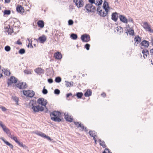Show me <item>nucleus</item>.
Here are the masks:
<instances>
[{
    "label": "nucleus",
    "mask_w": 153,
    "mask_h": 153,
    "mask_svg": "<svg viewBox=\"0 0 153 153\" xmlns=\"http://www.w3.org/2000/svg\"><path fill=\"white\" fill-rule=\"evenodd\" d=\"M105 151H107L108 153H111V152H110L109 150L108 149H105Z\"/></svg>",
    "instance_id": "obj_57"
},
{
    "label": "nucleus",
    "mask_w": 153,
    "mask_h": 153,
    "mask_svg": "<svg viewBox=\"0 0 153 153\" xmlns=\"http://www.w3.org/2000/svg\"><path fill=\"white\" fill-rule=\"evenodd\" d=\"M16 9L18 13L22 14H23L25 12L24 8L21 5L17 7Z\"/></svg>",
    "instance_id": "obj_15"
},
{
    "label": "nucleus",
    "mask_w": 153,
    "mask_h": 153,
    "mask_svg": "<svg viewBox=\"0 0 153 153\" xmlns=\"http://www.w3.org/2000/svg\"><path fill=\"white\" fill-rule=\"evenodd\" d=\"M23 94L27 97L32 98L35 94L34 92L31 90H24L23 91Z\"/></svg>",
    "instance_id": "obj_5"
},
{
    "label": "nucleus",
    "mask_w": 153,
    "mask_h": 153,
    "mask_svg": "<svg viewBox=\"0 0 153 153\" xmlns=\"http://www.w3.org/2000/svg\"><path fill=\"white\" fill-rule=\"evenodd\" d=\"M12 99L14 101L16 102L17 105H18V102L19 101V99L18 97L16 96H13L12 97Z\"/></svg>",
    "instance_id": "obj_34"
},
{
    "label": "nucleus",
    "mask_w": 153,
    "mask_h": 153,
    "mask_svg": "<svg viewBox=\"0 0 153 153\" xmlns=\"http://www.w3.org/2000/svg\"><path fill=\"white\" fill-rule=\"evenodd\" d=\"M129 21L131 22H133V20H132V19H129Z\"/></svg>",
    "instance_id": "obj_63"
},
{
    "label": "nucleus",
    "mask_w": 153,
    "mask_h": 153,
    "mask_svg": "<svg viewBox=\"0 0 153 153\" xmlns=\"http://www.w3.org/2000/svg\"><path fill=\"white\" fill-rule=\"evenodd\" d=\"M54 56L56 59H61L62 57V54L59 52H57L55 53L54 55Z\"/></svg>",
    "instance_id": "obj_21"
},
{
    "label": "nucleus",
    "mask_w": 153,
    "mask_h": 153,
    "mask_svg": "<svg viewBox=\"0 0 153 153\" xmlns=\"http://www.w3.org/2000/svg\"><path fill=\"white\" fill-rule=\"evenodd\" d=\"M143 27L146 30H148L150 33H153V30L151 28L147 22H144L143 23Z\"/></svg>",
    "instance_id": "obj_12"
},
{
    "label": "nucleus",
    "mask_w": 153,
    "mask_h": 153,
    "mask_svg": "<svg viewBox=\"0 0 153 153\" xmlns=\"http://www.w3.org/2000/svg\"><path fill=\"white\" fill-rule=\"evenodd\" d=\"M92 92L91 90L88 89L85 93L84 95L86 97H88L91 95Z\"/></svg>",
    "instance_id": "obj_28"
},
{
    "label": "nucleus",
    "mask_w": 153,
    "mask_h": 153,
    "mask_svg": "<svg viewBox=\"0 0 153 153\" xmlns=\"http://www.w3.org/2000/svg\"><path fill=\"white\" fill-rule=\"evenodd\" d=\"M4 15H9L10 14V10H4Z\"/></svg>",
    "instance_id": "obj_42"
},
{
    "label": "nucleus",
    "mask_w": 153,
    "mask_h": 153,
    "mask_svg": "<svg viewBox=\"0 0 153 153\" xmlns=\"http://www.w3.org/2000/svg\"><path fill=\"white\" fill-rule=\"evenodd\" d=\"M44 88H45V87ZM42 93L44 94H46L48 93V91L47 89L44 88L42 90Z\"/></svg>",
    "instance_id": "obj_45"
},
{
    "label": "nucleus",
    "mask_w": 153,
    "mask_h": 153,
    "mask_svg": "<svg viewBox=\"0 0 153 153\" xmlns=\"http://www.w3.org/2000/svg\"><path fill=\"white\" fill-rule=\"evenodd\" d=\"M93 139L95 141V144H97V140H96L95 137H94V138H93Z\"/></svg>",
    "instance_id": "obj_61"
},
{
    "label": "nucleus",
    "mask_w": 153,
    "mask_h": 153,
    "mask_svg": "<svg viewBox=\"0 0 153 153\" xmlns=\"http://www.w3.org/2000/svg\"><path fill=\"white\" fill-rule=\"evenodd\" d=\"M87 10L89 12H94L95 10L94 6L92 5V4H86L85 6Z\"/></svg>",
    "instance_id": "obj_9"
},
{
    "label": "nucleus",
    "mask_w": 153,
    "mask_h": 153,
    "mask_svg": "<svg viewBox=\"0 0 153 153\" xmlns=\"http://www.w3.org/2000/svg\"><path fill=\"white\" fill-rule=\"evenodd\" d=\"M16 87L19 89H25L27 87V85L25 82H19L16 85Z\"/></svg>",
    "instance_id": "obj_7"
},
{
    "label": "nucleus",
    "mask_w": 153,
    "mask_h": 153,
    "mask_svg": "<svg viewBox=\"0 0 153 153\" xmlns=\"http://www.w3.org/2000/svg\"><path fill=\"white\" fill-rule=\"evenodd\" d=\"M150 52L153 55V48L150 50Z\"/></svg>",
    "instance_id": "obj_59"
},
{
    "label": "nucleus",
    "mask_w": 153,
    "mask_h": 153,
    "mask_svg": "<svg viewBox=\"0 0 153 153\" xmlns=\"http://www.w3.org/2000/svg\"><path fill=\"white\" fill-rule=\"evenodd\" d=\"M51 120L57 122H60L61 121V117L62 116L60 112L57 111H54L50 114Z\"/></svg>",
    "instance_id": "obj_3"
},
{
    "label": "nucleus",
    "mask_w": 153,
    "mask_h": 153,
    "mask_svg": "<svg viewBox=\"0 0 153 153\" xmlns=\"http://www.w3.org/2000/svg\"><path fill=\"white\" fill-rule=\"evenodd\" d=\"M1 109L2 111H4L6 110V109L4 107H1Z\"/></svg>",
    "instance_id": "obj_52"
},
{
    "label": "nucleus",
    "mask_w": 153,
    "mask_h": 153,
    "mask_svg": "<svg viewBox=\"0 0 153 153\" xmlns=\"http://www.w3.org/2000/svg\"><path fill=\"white\" fill-rule=\"evenodd\" d=\"M37 103L39 105H41V106L43 107L44 106L46 108L47 111H48V109L46 107V105L48 103L47 100L44 99L43 98H39L37 100Z\"/></svg>",
    "instance_id": "obj_4"
},
{
    "label": "nucleus",
    "mask_w": 153,
    "mask_h": 153,
    "mask_svg": "<svg viewBox=\"0 0 153 153\" xmlns=\"http://www.w3.org/2000/svg\"><path fill=\"white\" fill-rule=\"evenodd\" d=\"M65 85L67 87H70L73 85V82H69L65 81Z\"/></svg>",
    "instance_id": "obj_30"
},
{
    "label": "nucleus",
    "mask_w": 153,
    "mask_h": 153,
    "mask_svg": "<svg viewBox=\"0 0 153 153\" xmlns=\"http://www.w3.org/2000/svg\"><path fill=\"white\" fill-rule=\"evenodd\" d=\"M29 106L31 108L34 112L36 113L40 111L42 112L44 110V108L40 105H37V103L36 101L31 100L30 101Z\"/></svg>",
    "instance_id": "obj_1"
},
{
    "label": "nucleus",
    "mask_w": 153,
    "mask_h": 153,
    "mask_svg": "<svg viewBox=\"0 0 153 153\" xmlns=\"http://www.w3.org/2000/svg\"><path fill=\"white\" fill-rule=\"evenodd\" d=\"M76 96L79 98H81L83 95V94L81 92H78L76 94Z\"/></svg>",
    "instance_id": "obj_37"
},
{
    "label": "nucleus",
    "mask_w": 153,
    "mask_h": 153,
    "mask_svg": "<svg viewBox=\"0 0 153 153\" xmlns=\"http://www.w3.org/2000/svg\"><path fill=\"white\" fill-rule=\"evenodd\" d=\"M0 126H1L2 128H3V127H4V126H5L4 125H3L1 121H0Z\"/></svg>",
    "instance_id": "obj_54"
},
{
    "label": "nucleus",
    "mask_w": 153,
    "mask_h": 153,
    "mask_svg": "<svg viewBox=\"0 0 153 153\" xmlns=\"http://www.w3.org/2000/svg\"><path fill=\"white\" fill-rule=\"evenodd\" d=\"M18 81L17 79L14 76L10 77V85L11 84L16 83Z\"/></svg>",
    "instance_id": "obj_20"
},
{
    "label": "nucleus",
    "mask_w": 153,
    "mask_h": 153,
    "mask_svg": "<svg viewBox=\"0 0 153 153\" xmlns=\"http://www.w3.org/2000/svg\"><path fill=\"white\" fill-rule=\"evenodd\" d=\"M118 16L117 13V12H115L112 13L111 15V19L114 22H116L118 19Z\"/></svg>",
    "instance_id": "obj_19"
},
{
    "label": "nucleus",
    "mask_w": 153,
    "mask_h": 153,
    "mask_svg": "<svg viewBox=\"0 0 153 153\" xmlns=\"http://www.w3.org/2000/svg\"><path fill=\"white\" fill-rule=\"evenodd\" d=\"M60 92V90L58 89H56L54 91V93L55 94H59Z\"/></svg>",
    "instance_id": "obj_43"
},
{
    "label": "nucleus",
    "mask_w": 153,
    "mask_h": 153,
    "mask_svg": "<svg viewBox=\"0 0 153 153\" xmlns=\"http://www.w3.org/2000/svg\"><path fill=\"white\" fill-rule=\"evenodd\" d=\"M46 36L44 35L39 37L38 39L39 42L41 43H43L46 41Z\"/></svg>",
    "instance_id": "obj_17"
},
{
    "label": "nucleus",
    "mask_w": 153,
    "mask_h": 153,
    "mask_svg": "<svg viewBox=\"0 0 153 153\" xmlns=\"http://www.w3.org/2000/svg\"><path fill=\"white\" fill-rule=\"evenodd\" d=\"M10 34H11V33H12L13 32V29L11 30L10 29Z\"/></svg>",
    "instance_id": "obj_62"
},
{
    "label": "nucleus",
    "mask_w": 153,
    "mask_h": 153,
    "mask_svg": "<svg viewBox=\"0 0 153 153\" xmlns=\"http://www.w3.org/2000/svg\"><path fill=\"white\" fill-rule=\"evenodd\" d=\"M71 37L73 39H76L77 38V36L76 34L72 33L71 36Z\"/></svg>",
    "instance_id": "obj_35"
},
{
    "label": "nucleus",
    "mask_w": 153,
    "mask_h": 153,
    "mask_svg": "<svg viewBox=\"0 0 153 153\" xmlns=\"http://www.w3.org/2000/svg\"><path fill=\"white\" fill-rule=\"evenodd\" d=\"M10 2V0H5V3H8Z\"/></svg>",
    "instance_id": "obj_58"
},
{
    "label": "nucleus",
    "mask_w": 153,
    "mask_h": 153,
    "mask_svg": "<svg viewBox=\"0 0 153 153\" xmlns=\"http://www.w3.org/2000/svg\"><path fill=\"white\" fill-rule=\"evenodd\" d=\"M55 81L56 82L59 83L61 81V79L59 77H56L55 79Z\"/></svg>",
    "instance_id": "obj_36"
},
{
    "label": "nucleus",
    "mask_w": 153,
    "mask_h": 153,
    "mask_svg": "<svg viewBox=\"0 0 153 153\" xmlns=\"http://www.w3.org/2000/svg\"><path fill=\"white\" fill-rule=\"evenodd\" d=\"M2 71L4 72V74L6 76H8L10 75V71L7 69H3Z\"/></svg>",
    "instance_id": "obj_31"
},
{
    "label": "nucleus",
    "mask_w": 153,
    "mask_h": 153,
    "mask_svg": "<svg viewBox=\"0 0 153 153\" xmlns=\"http://www.w3.org/2000/svg\"><path fill=\"white\" fill-rule=\"evenodd\" d=\"M13 147V146L10 144V148H12Z\"/></svg>",
    "instance_id": "obj_64"
},
{
    "label": "nucleus",
    "mask_w": 153,
    "mask_h": 153,
    "mask_svg": "<svg viewBox=\"0 0 153 153\" xmlns=\"http://www.w3.org/2000/svg\"><path fill=\"white\" fill-rule=\"evenodd\" d=\"M141 46H144L145 47H147L149 46V42L146 40L143 41L140 44Z\"/></svg>",
    "instance_id": "obj_24"
},
{
    "label": "nucleus",
    "mask_w": 153,
    "mask_h": 153,
    "mask_svg": "<svg viewBox=\"0 0 153 153\" xmlns=\"http://www.w3.org/2000/svg\"><path fill=\"white\" fill-rule=\"evenodd\" d=\"M10 137L15 141L21 147L25 149H27L28 147L25 144H23L22 142H20L17 140V137L14 136H11Z\"/></svg>",
    "instance_id": "obj_6"
},
{
    "label": "nucleus",
    "mask_w": 153,
    "mask_h": 153,
    "mask_svg": "<svg viewBox=\"0 0 153 153\" xmlns=\"http://www.w3.org/2000/svg\"><path fill=\"white\" fill-rule=\"evenodd\" d=\"M1 140L7 145L10 146V143L6 141L3 138H1Z\"/></svg>",
    "instance_id": "obj_40"
},
{
    "label": "nucleus",
    "mask_w": 153,
    "mask_h": 153,
    "mask_svg": "<svg viewBox=\"0 0 153 153\" xmlns=\"http://www.w3.org/2000/svg\"><path fill=\"white\" fill-rule=\"evenodd\" d=\"M5 50L6 51H10V46H7L5 47Z\"/></svg>",
    "instance_id": "obj_47"
},
{
    "label": "nucleus",
    "mask_w": 153,
    "mask_h": 153,
    "mask_svg": "<svg viewBox=\"0 0 153 153\" xmlns=\"http://www.w3.org/2000/svg\"><path fill=\"white\" fill-rule=\"evenodd\" d=\"M25 52V50L24 49H21L19 51V53L21 54H23Z\"/></svg>",
    "instance_id": "obj_41"
},
{
    "label": "nucleus",
    "mask_w": 153,
    "mask_h": 153,
    "mask_svg": "<svg viewBox=\"0 0 153 153\" xmlns=\"http://www.w3.org/2000/svg\"><path fill=\"white\" fill-rule=\"evenodd\" d=\"M37 24L41 28H43L44 27V23L42 21H39Z\"/></svg>",
    "instance_id": "obj_29"
},
{
    "label": "nucleus",
    "mask_w": 153,
    "mask_h": 153,
    "mask_svg": "<svg viewBox=\"0 0 153 153\" xmlns=\"http://www.w3.org/2000/svg\"><path fill=\"white\" fill-rule=\"evenodd\" d=\"M65 116V118L66 120L69 122H71L73 120V118L71 116L68 115V113H64Z\"/></svg>",
    "instance_id": "obj_18"
},
{
    "label": "nucleus",
    "mask_w": 153,
    "mask_h": 153,
    "mask_svg": "<svg viewBox=\"0 0 153 153\" xmlns=\"http://www.w3.org/2000/svg\"><path fill=\"white\" fill-rule=\"evenodd\" d=\"M81 40L83 42H87L90 41V37L89 35L86 34L82 36L81 37Z\"/></svg>",
    "instance_id": "obj_13"
},
{
    "label": "nucleus",
    "mask_w": 153,
    "mask_h": 153,
    "mask_svg": "<svg viewBox=\"0 0 153 153\" xmlns=\"http://www.w3.org/2000/svg\"><path fill=\"white\" fill-rule=\"evenodd\" d=\"M116 31L118 33L120 34L123 32V29L120 27H117L115 28V31Z\"/></svg>",
    "instance_id": "obj_25"
},
{
    "label": "nucleus",
    "mask_w": 153,
    "mask_h": 153,
    "mask_svg": "<svg viewBox=\"0 0 153 153\" xmlns=\"http://www.w3.org/2000/svg\"><path fill=\"white\" fill-rule=\"evenodd\" d=\"M119 19L120 21L122 22L126 23L128 22V20L123 15H120L119 16Z\"/></svg>",
    "instance_id": "obj_16"
},
{
    "label": "nucleus",
    "mask_w": 153,
    "mask_h": 153,
    "mask_svg": "<svg viewBox=\"0 0 153 153\" xmlns=\"http://www.w3.org/2000/svg\"><path fill=\"white\" fill-rule=\"evenodd\" d=\"M134 40L135 41L134 44V45L137 46V45L141 41V38L138 36H137L135 37L134 39Z\"/></svg>",
    "instance_id": "obj_23"
},
{
    "label": "nucleus",
    "mask_w": 153,
    "mask_h": 153,
    "mask_svg": "<svg viewBox=\"0 0 153 153\" xmlns=\"http://www.w3.org/2000/svg\"><path fill=\"white\" fill-rule=\"evenodd\" d=\"M4 127L2 128L3 130L5 131L6 133L7 134L9 131V129L7 128L5 126H4Z\"/></svg>",
    "instance_id": "obj_38"
},
{
    "label": "nucleus",
    "mask_w": 153,
    "mask_h": 153,
    "mask_svg": "<svg viewBox=\"0 0 153 153\" xmlns=\"http://www.w3.org/2000/svg\"><path fill=\"white\" fill-rule=\"evenodd\" d=\"M142 53L143 54L144 58L145 59L146 58L149 54L148 51L146 49L143 50L142 51Z\"/></svg>",
    "instance_id": "obj_27"
},
{
    "label": "nucleus",
    "mask_w": 153,
    "mask_h": 153,
    "mask_svg": "<svg viewBox=\"0 0 153 153\" xmlns=\"http://www.w3.org/2000/svg\"><path fill=\"white\" fill-rule=\"evenodd\" d=\"M72 95V94L71 93L68 94L66 95L67 97H69L71 95Z\"/></svg>",
    "instance_id": "obj_56"
},
{
    "label": "nucleus",
    "mask_w": 153,
    "mask_h": 153,
    "mask_svg": "<svg viewBox=\"0 0 153 153\" xmlns=\"http://www.w3.org/2000/svg\"><path fill=\"white\" fill-rule=\"evenodd\" d=\"M89 1L90 3V4H92L95 3V0H89Z\"/></svg>",
    "instance_id": "obj_49"
},
{
    "label": "nucleus",
    "mask_w": 153,
    "mask_h": 153,
    "mask_svg": "<svg viewBox=\"0 0 153 153\" xmlns=\"http://www.w3.org/2000/svg\"><path fill=\"white\" fill-rule=\"evenodd\" d=\"M35 71L36 73L39 74H43L44 72V70L40 68H38L36 69Z\"/></svg>",
    "instance_id": "obj_22"
},
{
    "label": "nucleus",
    "mask_w": 153,
    "mask_h": 153,
    "mask_svg": "<svg viewBox=\"0 0 153 153\" xmlns=\"http://www.w3.org/2000/svg\"><path fill=\"white\" fill-rule=\"evenodd\" d=\"M7 83L8 85V86L9 87L10 86V78H8L7 79Z\"/></svg>",
    "instance_id": "obj_51"
},
{
    "label": "nucleus",
    "mask_w": 153,
    "mask_h": 153,
    "mask_svg": "<svg viewBox=\"0 0 153 153\" xmlns=\"http://www.w3.org/2000/svg\"><path fill=\"white\" fill-rule=\"evenodd\" d=\"M98 141L100 143V144L101 146H102L103 147L105 148L106 147L104 141H102L100 139H99L98 140Z\"/></svg>",
    "instance_id": "obj_32"
},
{
    "label": "nucleus",
    "mask_w": 153,
    "mask_h": 153,
    "mask_svg": "<svg viewBox=\"0 0 153 153\" xmlns=\"http://www.w3.org/2000/svg\"><path fill=\"white\" fill-rule=\"evenodd\" d=\"M35 133L36 134L42 137L46 138L48 140H51V138L49 137L46 136L45 134L41 132L36 131L35 132Z\"/></svg>",
    "instance_id": "obj_10"
},
{
    "label": "nucleus",
    "mask_w": 153,
    "mask_h": 153,
    "mask_svg": "<svg viewBox=\"0 0 153 153\" xmlns=\"http://www.w3.org/2000/svg\"><path fill=\"white\" fill-rule=\"evenodd\" d=\"M89 134L90 135L93 137V138L94 137H97V133L94 131H90L89 132Z\"/></svg>",
    "instance_id": "obj_26"
},
{
    "label": "nucleus",
    "mask_w": 153,
    "mask_h": 153,
    "mask_svg": "<svg viewBox=\"0 0 153 153\" xmlns=\"http://www.w3.org/2000/svg\"><path fill=\"white\" fill-rule=\"evenodd\" d=\"M73 1L78 8L82 7L84 6V3L82 0H73Z\"/></svg>",
    "instance_id": "obj_8"
},
{
    "label": "nucleus",
    "mask_w": 153,
    "mask_h": 153,
    "mask_svg": "<svg viewBox=\"0 0 153 153\" xmlns=\"http://www.w3.org/2000/svg\"><path fill=\"white\" fill-rule=\"evenodd\" d=\"M90 46V45L88 44H87L85 45V48L88 50L89 49V47Z\"/></svg>",
    "instance_id": "obj_46"
},
{
    "label": "nucleus",
    "mask_w": 153,
    "mask_h": 153,
    "mask_svg": "<svg viewBox=\"0 0 153 153\" xmlns=\"http://www.w3.org/2000/svg\"><path fill=\"white\" fill-rule=\"evenodd\" d=\"M102 96L103 97H105L106 96V94L105 93H103L101 94Z\"/></svg>",
    "instance_id": "obj_60"
},
{
    "label": "nucleus",
    "mask_w": 153,
    "mask_h": 153,
    "mask_svg": "<svg viewBox=\"0 0 153 153\" xmlns=\"http://www.w3.org/2000/svg\"><path fill=\"white\" fill-rule=\"evenodd\" d=\"M25 73L27 74H30L31 72H28L27 71V70H25Z\"/></svg>",
    "instance_id": "obj_55"
},
{
    "label": "nucleus",
    "mask_w": 153,
    "mask_h": 153,
    "mask_svg": "<svg viewBox=\"0 0 153 153\" xmlns=\"http://www.w3.org/2000/svg\"><path fill=\"white\" fill-rule=\"evenodd\" d=\"M102 0H97L95 4L96 5L99 6L102 4Z\"/></svg>",
    "instance_id": "obj_33"
},
{
    "label": "nucleus",
    "mask_w": 153,
    "mask_h": 153,
    "mask_svg": "<svg viewBox=\"0 0 153 153\" xmlns=\"http://www.w3.org/2000/svg\"><path fill=\"white\" fill-rule=\"evenodd\" d=\"M4 31L6 33H7L8 34H10V32L9 29H10V21L9 20L7 21L4 23Z\"/></svg>",
    "instance_id": "obj_11"
},
{
    "label": "nucleus",
    "mask_w": 153,
    "mask_h": 153,
    "mask_svg": "<svg viewBox=\"0 0 153 153\" xmlns=\"http://www.w3.org/2000/svg\"><path fill=\"white\" fill-rule=\"evenodd\" d=\"M73 21L72 20H69L68 21V25H72L73 24Z\"/></svg>",
    "instance_id": "obj_48"
},
{
    "label": "nucleus",
    "mask_w": 153,
    "mask_h": 153,
    "mask_svg": "<svg viewBox=\"0 0 153 153\" xmlns=\"http://www.w3.org/2000/svg\"><path fill=\"white\" fill-rule=\"evenodd\" d=\"M16 44L18 45H21L22 44V43L19 40H18L16 42Z\"/></svg>",
    "instance_id": "obj_53"
},
{
    "label": "nucleus",
    "mask_w": 153,
    "mask_h": 153,
    "mask_svg": "<svg viewBox=\"0 0 153 153\" xmlns=\"http://www.w3.org/2000/svg\"><path fill=\"white\" fill-rule=\"evenodd\" d=\"M103 8L105 10V12L102 10L100 9V7L98 6L97 7V11L99 12V15L102 16H105L107 14L108 12L109 11L110 8L108 2L105 1H104L103 4Z\"/></svg>",
    "instance_id": "obj_2"
},
{
    "label": "nucleus",
    "mask_w": 153,
    "mask_h": 153,
    "mask_svg": "<svg viewBox=\"0 0 153 153\" xmlns=\"http://www.w3.org/2000/svg\"><path fill=\"white\" fill-rule=\"evenodd\" d=\"M48 82L49 83H51L53 82V80L51 79H48Z\"/></svg>",
    "instance_id": "obj_50"
},
{
    "label": "nucleus",
    "mask_w": 153,
    "mask_h": 153,
    "mask_svg": "<svg viewBox=\"0 0 153 153\" xmlns=\"http://www.w3.org/2000/svg\"><path fill=\"white\" fill-rule=\"evenodd\" d=\"M128 32L130 35L133 36L134 35V30L132 29H130L128 31Z\"/></svg>",
    "instance_id": "obj_39"
},
{
    "label": "nucleus",
    "mask_w": 153,
    "mask_h": 153,
    "mask_svg": "<svg viewBox=\"0 0 153 153\" xmlns=\"http://www.w3.org/2000/svg\"><path fill=\"white\" fill-rule=\"evenodd\" d=\"M74 124L76 126L77 128H79V127H80L81 128L80 129V130L81 131H83L84 130L85 131H87V130L86 128H85L83 126V125L81 124L80 123H79V122H74Z\"/></svg>",
    "instance_id": "obj_14"
},
{
    "label": "nucleus",
    "mask_w": 153,
    "mask_h": 153,
    "mask_svg": "<svg viewBox=\"0 0 153 153\" xmlns=\"http://www.w3.org/2000/svg\"><path fill=\"white\" fill-rule=\"evenodd\" d=\"M27 40L29 42V44H30V45L31 48H33V46L32 44V41L31 40L30 38H28Z\"/></svg>",
    "instance_id": "obj_44"
}]
</instances>
